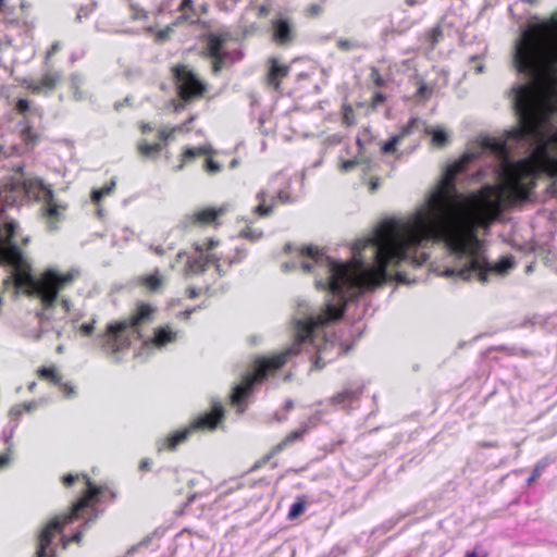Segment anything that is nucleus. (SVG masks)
I'll return each mask as SVG.
<instances>
[{
	"instance_id": "obj_42",
	"label": "nucleus",
	"mask_w": 557,
	"mask_h": 557,
	"mask_svg": "<svg viewBox=\"0 0 557 557\" xmlns=\"http://www.w3.org/2000/svg\"><path fill=\"white\" fill-rule=\"evenodd\" d=\"M57 371L55 368H46V367H42L38 370V374L41 379H45V380H50L51 376L54 374V372Z\"/></svg>"
},
{
	"instance_id": "obj_51",
	"label": "nucleus",
	"mask_w": 557,
	"mask_h": 557,
	"mask_svg": "<svg viewBox=\"0 0 557 557\" xmlns=\"http://www.w3.org/2000/svg\"><path fill=\"white\" fill-rule=\"evenodd\" d=\"M22 405V408L24 411H32L34 409L37 408V403L36 401H28V403H24V404H21Z\"/></svg>"
},
{
	"instance_id": "obj_38",
	"label": "nucleus",
	"mask_w": 557,
	"mask_h": 557,
	"mask_svg": "<svg viewBox=\"0 0 557 557\" xmlns=\"http://www.w3.org/2000/svg\"><path fill=\"white\" fill-rule=\"evenodd\" d=\"M297 196H293L290 193L284 189L277 193V199L284 203L294 202L297 200Z\"/></svg>"
},
{
	"instance_id": "obj_32",
	"label": "nucleus",
	"mask_w": 557,
	"mask_h": 557,
	"mask_svg": "<svg viewBox=\"0 0 557 557\" xmlns=\"http://www.w3.org/2000/svg\"><path fill=\"white\" fill-rule=\"evenodd\" d=\"M96 3L82 5L76 13V21L81 22L84 17H88L95 10Z\"/></svg>"
},
{
	"instance_id": "obj_62",
	"label": "nucleus",
	"mask_w": 557,
	"mask_h": 557,
	"mask_svg": "<svg viewBox=\"0 0 557 557\" xmlns=\"http://www.w3.org/2000/svg\"><path fill=\"white\" fill-rule=\"evenodd\" d=\"M62 306L64 308V312H69L70 311V306H71V302L69 299L66 298H63L62 299Z\"/></svg>"
},
{
	"instance_id": "obj_35",
	"label": "nucleus",
	"mask_w": 557,
	"mask_h": 557,
	"mask_svg": "<svg viewBox=\"0 0 557 557\" xmlns=\"http://www.w3.org/2000/svg\"><path fill=\"white\" fill-rule=\"evenodd\" d=\"M324 413H327V410H324V409L317 410L314 413H312L308 418L307 422H305L304 424H309V429L315 426L319 423V421L322 419V416Z\"/></svg>"
},
{
	"instance_id": "obj_36",
	"label": "nucleus",
	"mask_w": 557,
	"mask_h": 557,
	"mask_svg": "<svg viewBox=\"0 0 557 557\" xmlns=\"http://www.w3.org/2000/svg\"><path fill=\"white\" fill-rule=\"evenodd\" d=\"M261 235H262V232L252 230L248 226L240 232L242 237L247 238L252 242L259 239L261 237Z\"/></svg>"
},
{
	"instance_id": "obj_61",
	"label": "nucleus",
	"mask_w": 557,
	"mask_h": 557,
	"mask_svg": "<svg viewBox=\"0 0 557 557\" xmlns=\"http://www.w3.org/2000/svg\"><path fill=\"white\" fill-rule=\"evenodd\" d=\"M385 100V96L383 94H375L374 96V102L377 104V103H381Z\"/></svg>"
},
{
	"instance_id": "obj_52",
	"label": "nucleus",
	"mask_w": 557,
	"mask_h": 557,
	"mask_svg": "<svg viewBox=\"0 0 557 557\" xmlns=\"http://www.w3.org/2000/svg\"><path fill=\"white\" fill-rule=\"evenodd\" d=\"M50 381L58 386H60L63 383L62 376L58 371L54 372V374L51 376Z\"/></svg>"
},
{
	"instance_id": "obj_28",
	"label": "nucleus",
	"mask_w": 557,
	"mask_h": 557,
	"mask_svg": "<svg viewBox=\"0 0 557 557\" xmlns=\"http://www.w3.org/2000/svg\"><path fill=\"white\" fill-rule=\"evenodd\" d=\"M294 408V401L292 399H287L282 409H278L274 412V419L276 422H282L287 419V413Z\"/></svg>"
},
{
	"instance_id": "obj_14",
	"label": "nucleus",
	"mask_w": 557,
	"mask_h": 557,
	"mask_svg": "<svg viewBox=\"0 0 557 557\" xmlns=\"http://www.w3.org/2000/svg\"><path fill=\"white\" fill-rule=\"evenodd\" d=\"M273 39L278 45H289L295 37V30L288 18L277 17L272 21Z\"/></svg>"
},
{
	"instance_id": "obj_7",
	"label": "nucleus",
	"mask_w": 557,
	"mask_h": 557,
	"mask_svg": "<svg viewBox=\"0 0 557 557\" xmlns=\"http://www.w3.org/2000/svg\"><path fill=\"white\" fill-rule=\"evenodd\" d=\"M171 71L180 98V102L171 100V104L175 112H180L185 104L201 98L206 91V86L187 65H174Z\"/></svg>"
},
{
	"instance_id": "obj_19",
	"label": "nucleus",
	"mask_w": 557,
	"mask_h": 557,
	"mask_svg": "<svg viewBox=\"0 0 557 557\" xmlns=\"http://www.w3.org/2000/svg\"><path fill=\"white\" fill-rule=\"evenodd\" d=\"M257 199L259 200V203L253 208V213L261 216L270 215L274 207V198L271 197V202L267 203L268 194L264 190H261L257 194Z\"/></svg>"
},
{
	"instance_id": "obj_18",
	"label": "nucleus",
	"mask_w": 557,
	"mask_h": 557,
	"mask_svg": "<svg viewBox=\"0 0 557 557\" xmlns=\"http://www.w3.org/2000/svg\"><path fill=\"white\" fill-rule=\"evenodd\" d=\"M418 132L430 135L432 144L436 147H445L448 144V134L442 127L429 126L423 121V126H421Z\"/></svg>"
},
{
	"instance_id": "obj_27",
	"label": "nucleus",
	"mask_w": 557,
	"mask_h": 557,
	"mask_svg": "<svg viewBox=\"0 0 557 557\" xmlns=\"http://www.w3.org/2000/svg\"><path fill=\"white\" fill-rule=\"evenodd\" d=\"M77 321H78V319H73L72 320L73 327L77 329V331L79 333H82L84 336H90L94 333L95 323H96L95 319H92L90 322L82 323L79 325H76Z\"/></svg>"
},
{
	"instance_id": "obj_22",
	"label": "nucleus",
	"mask_w": 557,
	"mask_h": 557,
	"mask_svg": "<svg viewBox=\"0 0 557 557\" xmlns=\"http://www.w3.org/2000/svg\"><path fill=\"white\" fill-rule=\"evenodd\" d=\"M137 149L139 153L144 157H154L162 150L161 144H148L146 140H141L138 143Z\"/></svg>"
},
{
	"instance_id": "obj_26",
	"label": "nucleus",
	"mask_w": 557,
	"mask_h": 557,
	"mask_svg": "<svg viewBox=\"0 0 557 557\" xmlns=\"http://www.w3.org/2000/svg\"><path fill=\"white\" fill-rule=\"evenodd\" d=\"M306 502L302 498H298L289 508L288 518L296 519L305 512Z\"/></svg>"
},
{
	"instance_id": "obj_25",
	"label": "nucleus",
	"mask_w": 557,
	"mask_h": 557,
	"mask_svg": "<svg viewBox=\"0 0 557 557\" xmlns=\"http://www.w3.org/2000/svg\"><path fill=\"white\" fill-rule=\"evenodd\" d=\"M15 109L18 113L24 114V115H26V114L40 115L39 110L37 108H32L30 102L26 99H18V101L15 104Z\"/></svg>"
},
{
	"instance_id": "obj_63",
	"label": "nucleus",
	"mask_w": 557,
	"mask_h": 557,
	"mask_svg": "<svg viewBox=\"0 0 557 557\" xmlns=\"http://www.w3.org/2000/svg\"><path fill=\"white\" fill-rule=\"evenodd\" d=\"M188 295H189L190 298H196L199 295V293H198V290L196 288L189 287L188 288Z\"/></svg>"
},
{
	"instance_id": "obj_50",
	"label": "nucleus",
	"mask_w": 557,
	"mask_h": 557,
	"mask_svg": "<svg viewBox=\"0 0 557 557\" xmlns=\"http://www.w3.org/2000/svg\"><path fill=\"white\" fill-rule=\"evenodd\" d=\"M343 554H345V550L339 546H335L330 550L329 557H339Z\"/></svg>"
},
{
	"instance_id": "obj_12",
	"label": "nucleus",
	"mask_w": 557,
	"mask_h": 557,
	"mask_svg": "<svg viewBox=\"0 0 557 557\" xmlns=\"http://www.w3.org/2000/svg\"><path fill=\"white\" fill-rule=\"evenodd\" d=\"M423 126V120L419 117H412L409 120V122L403 126L401 131L392 136L387 141H385L382 147L381 151L385 154H394L396 153L397 149L396 147L403 141V139L406 136L412 135L417 133V131L420 129V127Z\"/></svg>"
},
{
	"instance_id": "obj_56",
	"label": "nucleus",
	"mask_w": 557,
	"mask_h": 557,
	"mask_svg": "<svg viewBox=\"0 0 557 557\" xmlns=\"http://www.w3.org/2000/svg\"><path fill=\"white\" fill-rule=\"evenodd\" d=\"M196 151H197L198 156L210 154L212 152V149H211V147L203 146V147L196 148Z\"/></svg>"
},
{
	"instance_id": "obj_29",
	"label": "nucleus",
	"mask_w": 557,
	"mask_h": 557,
	"mask_svg": "<svg viewBox=\"0 0 557 557\" xmlns=\"http://www.w3.org/2000/svg\"><path fill=\"white\" fill-rule=\"evenodd\" d=\"M17 426L18 425H17L16 421L8 422V424L3 428L2 432H1V435H0L1 440L4 443L9 444L10 441L12 440Z\"/></svg>"
},
{
	"instance_id": "obj_55",
	"label": "nucleus",
	"mask_w": 557,
	"mask_h": 557,
	"mask_svg": "<svg viewBox=\"0 0 557 557\" xmlns=\"http://www.w3.org/2000/svg\"><path fill=\"white\" fill-rule=\"evenodd\" d=\"M269 14V7L267 4L259 5L258 16L263 17Z\"/></svg>"
},
{
	"instance_id": "obj_49",
	"label": "nucleus",
	"mask_w": 557,
	"mask_h": 557,
	"mask_svg": "<svg viewBox=\"0 0 557 557\" xmlns=\"http://www.w3.org/2000/svg\"><path fill=\"white\" fill-rule=\"evenodd\" d=\"M321 11H322V8L319 4H311L308 9L309 14L312 16L319 15L321 13Z\"/></svg>"
},
{
	"instance_id": "obj_47",
	"label": "nucleus",
	"mask_w": 557,
	"mask_h": 557,
	"mask_svg": "<svg viewBox=\"0 0 557 557\" xmlns=\"http://www.w3.org/2000/svg\"><path fill=\"white\" fill-rule=\"evenodd\" d=\"M499 350H505V351H507L510 355H518V354H520L522 356H527V350H524V349H519L518 350L517 348H508V347H504L503 346V347L499 348Z\"/></svg>"
},
{
	"instance_id": "obj_46",
	"label": "nucleus",
	"mask_w": 557,
	"mask_h": 557,
	"mask_svg": "<svg viewBox=\"0 0 557 557\" xmlns=\"http://www.w3.org/2000/svg\"><path fill=\"white\" fill-rule=\"evenodd\" d=\"M431 46L434 47V45L437 42L438 38L442 36V30L440 28H434L431 30Z\"/></svg>"
},
{
	"instance_id": "obj_33",
	"label": "nucleus",
	"mask_w": 557,
	"mask_h": 557,
	"mask_svg": "<svg viewBox=\"0 0 557 557\" xmlns=\"http://www.w3.org/2000/svg\"><path fill=\"white\" fill-rule=\"evenodd\" d=\"M343 123L348 126L355 123V112L350 106L343 107Z\"/></svg>"
},
{
	"instance_id": "obj_31",
	"label": "nucleus",
	"mask_w": 557,
	"mask_h": 557,
	"mask_svg": "<svg viewBox=\"0 0 557 557\" xmlns=\"http://www.w3.org/2000/svg\"><path fill=\"white\" fill-rule=\"evenodd\" d=\"M336 46L342 51H351L358 48V42L351 39L339 38L336 42Z\"/></svg>"
},
{
	"instance_id": "obj_11",
	"label": "nucleus",
	"mask_w": 557,
	"mask_h": 557,
	"mask_svg": "<svg viewBox=\"0 0 557 557\" xmlns=\"http://www.w3.org/2000/svg\"><path fill=\"white\" fill-rule=\"evenodd\" d=\"M178 335L180 333L173 331L169 325L160 326L154 330L152 338H147L141 342L138 355H148L153 348H163L166 344L175 342Z\"/></svg>"
},
{
	"instance_id": "obj_15",
	"label": "nucleus",
	"mask_w": 557,
	"mask_h": 557,
	"mask_svg": "<svg viewBox=\"0 0 557 557\" xmlns=\"http://www.w3.org/2000/svg\"><path fill=\"white\" fill-rule=\"evenodd\" d=\"M61 79V73L58 71H47L44 73L40 81H29L26 85L27 89H29L34 94H39L42 88L51 91L55 88L58 83Z\"/></svg>"
},
{
	"instance_id": "obj_30",
	"label": "nucleus",
	"mask_w": 557,
	"mask_h": 557,
	"mask_svg": "<svg viewBox=\"0 0 557 557\" xmlns=\"http://www.w3.org/2000/svg\"><path fill=\"white\" fill-rule=\"evenodd\" d=\"M547 461L546 460H540L533 471H532V474L530 475V478L527 480V483L528 485H531L532 483H534L543 473V471L545 470V468L547 467Z\"/></svg>"
},
{
	"instance_id": "obj_44",
	"label": "nucleus",
	"mask_w": 557,
	"mask_h": 557,
	"mask_svg": "<svg viewBox=\"0 0 557 557\" xmlns=\"http://www.w3.org/2000/svg\"><path fill=\"white\" fill-rule=\"evenodd\" d=\"M175 133L176 132L173 131V127H172L170 131H166V129L159 131L158 136L162 140H171V139H173Z\"/></svg>"
},
{
	"instance_id": "obj_8",
	"label": "nucleus",
	"mask_w": 557,
	"mask_h": 557,
	"mask_svg": "<svg viewBox=\"0 0 557 557\" xmlns=\"http://www.w3.org/2000/svg\"><path fill=\"white\" fill-rule=\"evenodd\" d=\"M224 410L221 404H214L212 411L195 419L187 428L169 434L165 438L158 442V449L169 448L171 450L184 443L196 430H213L223 419Z\"/></svg>"
},
{
	"instance_id": "obj_4",
	"label": "nucleus",
	"mask_w": 557,
	"mask_h": 557,
	"mask_svg": "<svg viewBox=\"0 0 557 557\" xmlns=\"http://www.w3.org/2000/svg\"><path fill=\"white\" fill-rule=\"evenodd\" d=\"M81 476L85 480L87 488L73 503L69 513L54 517L40 530L36 557H55L52 547L55 534L61 533L66 525L83 520L79 529L71 537L62 536L60 540L63 548H66L71 542L79 543L84 532L89 528V523L97 519L96 504L102 502L108 491L94 484L86 474H65L62 476V483L65 486H71Z\"/></svg>"
},
{
	"instance_id": "obj_39",
	"label": "nucleus",
	"mask_w": 557,
	"mask_h": 557,
	"mask_svg": "<svg viewBox=\"0 0 557 557\" xmlns=\"http://www.w3.org/2000/svg\"><path fill=\"white\" fill-rule=\"evenodd\" d=\"M206 171L210 174H215L221 171V164L212 159H207L205 164Z\"/></svg>"
},
{
	"instance_id": "obj_54",
	"label": "nucleus",
	"mask_w": 557,
	"mask_h": 557,
	"mask_svg": "<svg viewBox=\"0 0 557 557\" xmlns=\"http://www.w3.org/2000/svg\"><path fill=\"white\" fill-rule=\"evenodd\" d=\"M431 92V89L426 86V85H422L420 86V88L418 89V94L421 96V97H428Z\"/></svg>"
},
{
	"instance_id": "obj_45",
	"label": "nucleus",
	"mask_w": 557,
	"mask_h": 557,
	"mask_svg": "<svg viewBox=\"0 0 557 557\" xmlns=\"http://www.w3.org/2000/svg\"><path fill=\"white\" fill-rule=\"evenodd\" d=\"M11 447L12 445L10 444L9 447L7 448V453L0 455V468L5 467L10 462Z\"/></svg>"
},
{
	"instance_id": "obj_3",
	"label": "nucleus",
	"mask_w": 557,
	"mask_h": 557,
	"mask_svg": "<svg viewBox=\"0 0 557 557\" xmlns=\"http://www.w3.org/2000/svg\"><path fill=\"white\" fill-rule=\"evenodd\" d=\"M20 177L11 178L0 186V267L5 271L2 282L12 283L16 289L40 299L44 308L33 317L35 326L25 331L26 336L41 338L46 333L55 331L61 337V331L53 324V305L61 290L69 287L79 275L72 269L66 274L48 269L40 276L32 272L28 258L20 244L27 245L28 236H23L17 222L8 213L25 200L42 202L41 214L49 232L57 231L63 220L65 206L54 200L52 189L38 177H30L22 165L17 166Z\"/></svg>"
},
{
	"instance_id": "obj_13",
	"label": "nucleus",
	"mask_w": 557,
	"mask_h": 557,
	"mask_svg": "<svg viewBox=\"0 0 557 557\" xmlns=\"http://www.w3.org/2000/svg\"><path fill=\"white\" fill-rule=\"evenodd\" d=\"M210 53L213 59L212 71L219 73L223 67L239 61L242 59V52L239 50L226 51L220 44H211Z\"/></svg>"
},
{
	"instance_id": "obj_2",
	"label": "nucleus",
	"mask_w": 557,
	"mask_h": 557,
	"mask_svg": "<svg viewBox=\"0 0 557 557\" xmlns=\"http://www.w3.org/2000/svg\"><path fill=\"white\" fill-rule=\"evenodd\" d=\"M442 197L436 185L408 221H387L371 236L358 239L350 248L349 261L335 260L314 246L296 249L295 257L284 262L282 270H314L315 287L327 292L324 306L317 311L305 300L297 302L293 345L278 355L256 357L233 387L231 403L239 413L246 410V399L253 386L275 375L294 356L305 355L315 369H322L347 352L351 345L346 344V332L336 326L348 306L364 302L366 293L381 285L416 283L417 276L411 277L406 268L416 270L425 264L429 259L425 249L430 245L443 244L448 252L449 264L440 275L462 281L475 278L458 235L462 213Z\"/></svg>"
},
{
	"instance_id": "obj_43",
	"label": "nucleus",
	"mask_w": 557,
	"mask_h": 557,
	"mask_svg": "<svg viewBox=\"0 0 557 557\" xmlns=\"http://www.w3.org/2000/svg\"><path fill=\"white\" fill-rule=\"evenodd\" d=\"M157 534H158V531H154L153 533L147 535L139 542V544L137 546L132 547L129 552L135 550L137 547H147L150 544V542L152 541L153 536Z\"/></svg>"
},
{
	"instance_id": "obj_64",
	"label": "nucleus",
	"mask_w": 557,
	"mask_h": 557,
	"mask_svg": "<svg viewBox=\"0 0 557 557\" xmlns=\"http://www.w3.org/2000/svg\"><path fill=\"white\" fill-rule=\"evenodd\" d=\"M150 248L153 250L154 253H157L159 256L164 253V249L161 246H156V247L151 246Z\"/></svg>"
},
{
	"instance_id": "obj_17",
	"label": "nucleus",
	"mask_w": 557,
	"mask_h": 557,
	"mask_svg": "<svg viewBox=\"0 0 557 557\" xmlns=\"http://www.w3.org/2000/svg\"><path fill=\"white\" fill-rule=\"evenodd\" d=\"M270 62L271 65L267 74V83L277 90L280 88V79L287 76L289 67L278 64L276 59H271Z\"/></svg>"
},
{
	"instance_id": "obj_20",
	"label": "nucleus",
	"mask_w": 557,
	"mask_h": 557,
	"mask_svg": "<svg viewBox=\"0 0 557 557\" xmlns=\"http://www.w3.org/2000/svg\"><path fill=\"white\" fill-rule=\"evenodd\" d=\"M487 46L484 41L479 44L478 50L474 53L469 54L468 59L470 64H472L471 69L476 73H483L484 64L481 62V58L486 53Z\"/></svg>"
},
{
	"instance_id": "obj_9",
	"label": "nucleus",
	"mask_w": 557,
	"mask_h": 557,
	"mask_svg": "<svg viewBox=\"0 0 557 557\" xmlns=\"http://www.w3.org/2000/svg\"><path fill=\"white\" fill-rule=\"evenodd\" d=\"M363 389V382L348 383L341 392L334 394L325 401H321L320 405H326L335 410H352L359 405Z\"/></svg>"
},
{
	"instance_id": "obj_24",
	"label": "nucleus",
	"mask_w": 557,
	"mask_h": 557,
	"mask_svg": "<svg viewBox=\"0 0 557 557\" xmlns=\"http://www.w3.org/2000/svg\"><path fill=\"white\" fill-rule=\"evenodd\" d=\"M162 276L156 271L153 274L147 275L143 278V284L150 290L156 292L162 285Z\"/></svg>"
},
{
	"instance_id": "obj_1",
	"label": "nucleus",
	"mask_w": 557,
	"mask_h": 557,
	"mask_svg": "<svg viewBox=\"0 0 557 557\" xmlns=\"http://www.w3.org/2000/svg\"><path fill=\"white\" fill-rule=\"evenodd\" d=\"M512 65L524 77L510 89L519 126L504 138L481 136L470 143L437 184L442 198L462 213L458 235L483 284L513 263L488 262L476 228L500 219L507 194L529 197L541 176L547 180L546 194L557 198V12L548 20L534 16L520 27Z\"/></svg>"
},
{
	"instance_id": "obj_16",
	"label": "nucleus",
	"mask_w": 557,
	"mask_h": 557,
	"mask_svg": "<svg viewBox=\"0 0 557 557\" xmlns=\"http://www.w3.org/2000/svg\"><path fill=\"white\" fill-rule=\"evenodd\" d=\"M308 430H309V424H302L297 430L292 431L277 445H275L272 448L271 453L265 457V460H269L272 456L280 454L288 445H292L296 442L301 441L304 435L308 432Z\"/></svg>"
},
{
	"instance_id": "obj_34",
	"label": "nucleus",
	"mask_w": 557,
	"mask_h": 557,
	"mask_svg": "<svg viewBox=\"0 0 557 557\" xmlns=\"http://www.w3.org/2000/svg\"><path fill=\"white\" fill-rule=\"evenodd\" d=\"M23 412L24 410L21 404L13 406L9 411V422L16 421L18 425Z\"/></svg>"
},
{
	"instance_id": "obj_37",
	"label": "nucleus",
	"mask_w": 557,
	"mask_h": 557,
	"mask_svg": "<svg viewBox=\"0 0 557 557\" xmlns=\"http://www.w3.org/2000/svg\"><path fill=\"white\" fill-rule=\"evenodd\" d=\"M59 387L65 398H74L76 396L75 387L70 383H62Z\"/></svg>"
},
{
	"instance_id": "obj_40",
	"label": "nucleus",
	"mask_w": 557,
	"mask_h": 557,
	"mask_svg": "<svg viewBox=\"0 0 557 557\" xmlns=\"http://www.w3.org/2000/svg\"><path fill=\"white\" fill-rule=\"evenodd\" d=\"M24 139L28 144H34L36 141L37 135L33 132L29 125H26L22 132Z\"/></svg>"
},
{
	"instance_id": "obj_21",
	"label": "nucleus",
	"mask_w": 557,
	"mask_h": 557,
	"mask_svg": "<svg viewBox=\"0 0 557 557\" xmlns=\"http://www.w3.org/2000/svg\"><path fill=\"white\" fill-rule=\"evenodd\" d=\"M194 0H182L180 3L181 15L177 17V21H187L194 23L197 20V15L195 13V9L193 7Z\"/></svg>"
},
{
	"instance_id": "obj_59",
	"label": "nucleus",
	"mask_w": 557,
	"mask_h": 557,
	"mask_svg": "<svg viewBox=\"0 0 557 557\" xmlns=\"http://www.w3.org/2000/svg\"><path fill=\"white\" fill-rule=\"evenodd\" d=\"M150 460L149 459H143L140 461V465H139V469L143 470V471H146V470H149L150 469Z\"/></svg>"
},
{
	"instance_id": "obj_60",
	"label": "nucleus",
	"mask_w": 557,
	"mask_h": 557,
	"mask_svg": "<svg viewBox=\"0 0 557 557\" xmlns=\"http://www.w3.org/2000/svg\"><path fill=\"white\" fill-rule=\"evenodd\" d=\"M59 49H60L59 42L52 44V46L50 47V49L47 52V57H50L51 54L55 53Z\"/></svg>"
},
{
	"instance_id": "obj_57",
	"label": "nucleus",
	"mask_w": 557,
	"mask_h": 557,
	"mask_svg": "<svg viewBox=\"0 0 557 557\" xmlns=\"http://www.w3.org/2000/svg\"><path fill=\"white\" fill-rule=\"evenodd\" d=\"M200 308H201V306H196V307H194V308H191V309H187V310H185V311L181 312V314H182L185 319H189V317L191 315V313H193V312H195L196 310L200 309Z\"/></svg>"
},
{
	"instance_id": "obj_48",
	"label": "nucleus",
	"mask_w": 557,
	"mask_h": 557,
	"mask_svg": "<svg viewBox=\"0 0 557 557\" xmlns=\"http://www.w3.org/2000/svg\"><path fill=\"white\" fill-rule=\"evenodd\" d=\"M132 10L134 11V18L140 20L147 17L146 12L141 9H137L135 5L131 4Z\"/></svg>"
},
{
	"instance_id": "obj_10",
	"label": "nucleus",
	"mask_w": 557,
	"mask_h": 557,
	"mask_svg": "<svg viewBox=\"0 0 557 557\" xmlns=\"http://www.w3.org/2000/svg\"><path fill=\"white\" fill-rule=\"evenodd\" d=\"M227 210V205H222L219 208L207 207L197 209L193 213L184 216L181 222V226L185 230H188L195 226H206L210 224L218 225L219 218L224 215Z\"/></svg>"
},
{
	"instance_id": "obj_5",
	"label": "nucleus",
	"mask_w": 557,
	"mask_h": 557,
	"mask_svg": "<svg viewBox=\"0 0 557 557\" xmlns=\"http://www.w3.org/2000/svg\"><path fill=\"white\" fill-rule=\"evenodd\" d=\"M153 312L149 305H139L128 319L109 323L106 332L98 335V344L106 352L117 356L143 337L140 327L152 321Z\"/></svg>"
},
{
	"instance_id": "obj_58",
	"label": "nucleus",
	"mask_w": 557,
	"mask_h": 557,
	"mask_svg": "<svg viewBox=\"0 0 557 557\" xmlns=\"http://www.w3.org/2000/svg\"><path fill=\"white\" fill-rule=\"evenodd\" d=\"M173 131H175L176 133H177V132H181V133H182V132H189V127H188L187 123H185V122H184V123H183V124H181V125H176V126H174V127H173Z\"/></svg>"
},
{
	"instance_id": "obj_6",
	"label": "nucleus",
	"mask_w": 557,
	"mask_h": 557,
	"mask_svg": "<svg viewBox=\"0 0 557 557\" xmlns=\"http://www.w3.org/2000/svg\"><path fill=\"white\" fill-rule=\"evenodd\" d=\"M218 244L213 238L208 239L203 244L196 243L194 245L195 252L188 257L186 262L187 273H203L210 263H214L216 272L220 275H224L233 264L239 263L246 256L245 250L237 248L233 256L218 257L211 252Z\"/></svg>"
},
{
	"instance_id": "obj_23",
	"label": "nucleus",
	"mask_w": 557,
	"mask_h": 557,
	"mask_svg": "<svg viewBox=\"0 0 557 557\" xmlns=\"http://www.w3.org/2000/svg\"><path fill=\"white\" fill-rule=\"evenodd\" d=\"M115 181L114 180H111V182L106 185L104 187L102 188H98V189H92L91 191V201L95 203V205H99V202L102 200V198L107 195H110L113 189L115 188Z\"/></svg>"
},
{
	"instance_id": "obj_53",
	"label": "nucleus",
	"mask_w": 557,
	"mask_h": 557,
	"mask_svg": "<svg viewBox=\"0 0 557 557\" xmlns=\"http://www.w3.org/2000/svg\"><path fill=\"white\" fill-rule=\"evenodd\" d=\"M197 154V151H196V148H187L184 152V158L185 159H193L195 158Z\"/></svg>"
},
{
	"instance_id": "obj_41",
	"label": "nucleus",
	"mask_w": 557,
	"mask_h": 557,
	"mask_svg": "<svg viewBox=\"0 0 557 557\" xmlns=\"http://www.w3.org/2000/svg\"><path fill=\"white\" fill-rule=\"evenodd\" d=\"M359 162H360V159H358V158L345 160L342 162L341 169L344 172L351 171Z\"/></svg>"
}]
</instances>
